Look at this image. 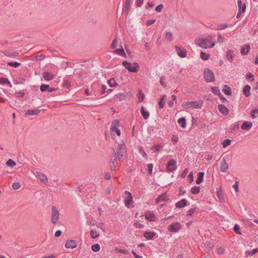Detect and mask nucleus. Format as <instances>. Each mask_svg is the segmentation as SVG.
Here are the masks:
<instances>
[{
	"label": "nucleus",
	"mask_w": 258,
	"mask_h": 258,
	"mask_svg": "<svg viewBox=\"0 0 258 258\" xmlns=\"http://www.w3.org/2000/svg\"><path fill=\"white\" fill-rule=\"evenodd\" d=\"M125 94L122 93H119L117 94H116L114 96V98L118 99L119 101H122L125 99Z\"/></svg>",
	"instance_id": "nucleus-37"
},
{
	"label": "nucleus",
	"mask_w": 258,
	"mask_h": 258,
	"mask_svg": "<svg viewBox=\"0 0 258 258\" xmlns=\"http://www.w3.org/2000/svg\"><path fill=\"white\" fill-rule=\"evenodd\" d=\"M175 50L177 54L179 56L182 58H184L186 57L187 55V52L184 48L179 46H176Z\"/></svg>",
	"instance_id": "nucleus-10"
},
{
	"label": "nucleus",
	"mask_w": 258,
	"mask_h": 258,
	"mask_svg": "<svg viewBox=\"0 0 258 258\" xmlns=\"http://www.w3.org/2000/svg\"><path fill=\"white\" fill-rule=\"evenodd\" d=\"M252 126V123L249 121H244L241 126V128L243 130H249Z\"/></svg>",
	"instance_id": "nucleus-14"
},
{
	"label": "nucleus",
	"mask_w": 258,
	"mask_h": 258,
	"mask_svg": "<svg viewBox=\"0 0 258 258\" xmlns=\"http://www.w3.org/2000/svg\"><path fill=\"white\" fill-rule=\"evenodd\" d=\"M228 27V25L227 24H223L219 25L217 27V30H222L227 28Z\"/></svg>",
	"instance_id": "nucleus-56"
},
{
	"label": "nucleus",
	"mask_w": 258,
	"mask_h": 258,
	"mask_svg": "<svg viewBox=\"0 0 258 258\" xmlns=\"http://www.w3.org/2000/svg\"><path fill=\"white\" fill-rule=\"evenodd\" d=\"M8 79L4 77L0 78V84L1 85H5L6 82L7 81Z\"/></svg>",
	"instance_id": "nucleus-64"
},
{
	"label": "nucleus",
	"mask_w": 258,
	"mask_h": 258,
	"mask_svg": "<svg viewBox=\"0 0 258 258\" xmlns=\"http://www.w3.org/2000/svg\"><path fill=\"white\" fill-rule=\"evenodd\" d=\"M234 231L237 233L239 234H241V233L239 231V226L237 224H235L233 228Z\"/></svg>",
	"instance_id": "nucleus-61"
},
{
	"label": "nucleus",
	"mask_w": 258,
	"mask_h": 258,
	"mask_svg": "<svg viewBox=\"0 0 258 258\" xmlns=\"http://www.w3.org/2000/svg\"><path fill=\"white\" fill-rule=\"evenodd\" d=\"M200 190V186H194L191 188V192L193 194H198L199 193Z\"/></svg>",
	"instance_id": "nucleus-50"
},
{
	"label": "nucleus",
	"mask_w": 258,
	"mask_h": 258,
	"mask_svg": "<svg viewBox=\"0 0 258 258\" xmlns=\"http://www.w3.org/2000/svg\"><path fill=\"white\" fill-rule=\"evenodd\" d=\"M117 42V39L116 38H115L113 40V41H112V43L111 44V45H110V48L111 49H113V48L116 47Z\"/></svg>",
	"instance_id": "nucleus-60"
},
{
	"label": "nucleus",
	"mask_w": 258,
	"mask_h": 258,
	"mask_svg": "<svg viewBox=\"0 0 258 258\" xmlns=\"http://www.w3.org/2000/svg\"><path fill=\"white\" fill-rule=\"evenodd\" d=\"M156 233L154 231L147 232L146 231V239H152L156 236Z\"/></svg>",
	"instance_id": "nucleus-32"
},
{
	"label": "nucleus",
	"mask_w": 258,
	"mask_h": 258,
	"mask_svg": "<svg viewBox=\"0 0 258 258\" xmlns=\"http://www.w3.org/2000/svg\"><path fill=\"white\" fill-rule=\"evenodd\" d=\"M7 65L10 67L17 68L21 66V63L17 61H10L7 63Z\"/></svg>",
	"instance_id": "nucleus-34"
},
{
	"label": "nucleus",
	"mask_w": 258,
	"mask_h": 258,
	"mask_svg": "<svg viewBox=\"0 0 258 258\" xmlns=\"http://www.w3.org/2000/svg\"><path fill=\"white\" fill-rule=\"evenodd\" d=\"M117 158L114 157V159L112 161L111 165H110V169L112 171L115 170V169L116 168V164H117Z\"/></svg>",
	"instance_id": "nucleus-45"
},
{
	"label": "nucleus",
	"mask_w": 258,
	"mask_h": 258,
	"mask_svg": "<svg viewBox=\"0 0 258 258\" xmlns=\"http://www.w3.org/2000/svg\"><path fill=\"white\" fill-rule=\"evenodd\" d=\"M237 5L238 8V10L242 12H245L246 10V5L242 3L241 0H237Z\"/></svg>",
	"instance_id": "nucleus-18"
},
{
	"label": "nucleus",
	"mask_w": 258,
	"mask_h": 258,
	"mask_svg": "<svg viewBox=\"0 0 258 258\" xmlns=\"http://www.w3.org/2000/svg\"><path fill=\"white\" fill-rule=\"evenodd\" d=\"M187 201L186 199H182L181 201L178 202L175 206L177 208H183L187 205Z\"/></svg>",
	"instance_id": "nucleus-23"
},
{
	"label": "nucleus",
	"mask_w": 258,
	"mask_h": 258,
	"mask_svg": "<svg viewBox=\"0 0 258 258\" xmlns=\"http://www.w3.org/2000/svg\"><path fill=\"white\" fill-rule=\"evenodd\" d=\"M138 102L141 103L145 99V95L142 90H139L137 94Z\"/></svg>",
	"instance_id": "nucleus-21"
},
{
	"label": "nucleus",
	"mask_w": 258,
	"mask_h": 258,
	"mask_svg": "<svg viewBox=\"0 0 258 258\" xmlns=\"http://www.w3.org/2000/svg\"><path fill=\"white\" fill-rule=\"evenodd\" d=\"M250 49V45L249 44H245L241 47V53L242 55L247 54Z\"/></svg>",
	"instance_id": "nucleus-22"
},
{
	"label": "nucleus",
	"mask_w": 258,
	"mask_h": 258,
	"mask_svg": "<svg viewBox=\"0 0 258 258\" xmlns=\"http://www.w3.org/2000/svg\"><path fill=\"white\" fill-rule=\"evenodd\" d=\"M195 42L198 46L205 49L213 48L215 45L213 37L211 35L205 38L196 39Z\"/></svg>",
	"instance_id": "nucleus-1"
},
{
	"label": "nucleus",
	"mask_w": 258,
	"mask_h": 258,
	"mask_svg": "<svg viewBox=\"0 0 258 258\" xmlns=\"http://www.w3.org/2000/svg\"><path fill=\"white\" fill-rule=\"evenodd\" d=\"M231 142V140L230 139L224 140L222 143L223 147V148L227 147L228 146H229Z\"/></svg>",
	"instance_id": "nucleus-49"
},
{
	"label": "nucleus",
	"mask_w": 258,
	"mask_h": 258,
	"mask_svg": "<svg viewBox=\"0 0 258 258\" xmlns=\"http://www.w3.org/2000/svg\"><path fill=\"white\" fill-rule=\"evenodd\" d=\"M225 249L223 247L220 246V247H217V248H216L217 253L220 255L223 254L225 252Z\"/></svg>",
	"instance_id": "nucleus-47"
},
{
	"label": "nucleus",
	"mask_w": 258,
	"mask_h": 258,
	"mask_svg": "<svg viewBox=\"0 0 258 258\" xmlns=\"http://www.w3.org/2000/svg\"><path fill=\"white\" fill-rule=\"evenodd\" d=\"M247 80H249L250 82H253L254 80V76L251 73H248L246 75Z\"/></svg>",
	"instance_id": "nucleus-52"
},
{
	"label": "nucleus",
	"mask_w": 258,
	"mask_h": 258,
	"mask_svg": "<svg viewBox=\"0 0 258 258\" xmlns=\"http://www.w3.org/2000/svg\"><path fill=\"white\" fill-rule=\"evenodd\" d=\"M217 196L220 200H223L224 199V195L222 191L219 188H217Z\"/></svg>",
	"instance_id": "nucleus-44"
},
{
	"label": "nucleus",
	"mask_w": 258,
	"mask_h": 258,
	"mask_svg": "<svg viewBox=\"0 0 258 258\" xmlns=\"http://www.w3.org/2000/svg\"><path fill=\"white\" fill-rule=\"evenodd\" d=\"M125 195L126 196V198L124 199V204L127 208H130L132 204L133 203V197L132 194L126 190L124 192Z\"/></svg>",
	"instance_id": "nucleus-7"
},
{
	"label": "nucleus",
	"mask_w": 258,
	"mask_h": 258,
	"mask_svg": "<svg viewBox=\"0 0 258 258\" xmlns=\"http://www.w3.org/2000/svg\"><path fill=\"white\" fill-rule=\"evenodd\" d=\"M107 83L110 87H115L119 86V84L115 82L113 78L108 80Z\"/></svg>",
	"instance_id": "nucleus-28"
},
{
	"label": "nucleus",
	"mask_w": 258,
	"mask_h": 258,
	"mask_svg": "<svg viewBox=\"0 0 258 258\" xmlns=\"http://www.w3.org/2000/svg\"><path fill=\"white\" fill-rule=\"evenodd\" d=\"M179 140V138L177 135H172L171 137V141L174 145L176 144Z\"/></svg>",
	"instance_id": "nucleus-51"
},
{
	"label": "nucleus",
	"mask_w": 258,
	"mask_h": 258,
	"mask_svg": "<svg viewBox=\"0 0 258 258\" xmlns=\"http://www.w3.org/2000/svg\"><path fill=\"white\" fill-rule=\"evenodd\" d=\"M167 170L169 172H173L176 169V161L174 159L169 161L166 166Z\"/></svg>",
	"instance_id": "nucleus-9"
},
{
	"label": "nucleus",
	"mask_w": 258,
	"mask_h": 258,
	"mask_svg": "<svg viewBox=\"0 0 258 258\" xmlns=\"http://www.w3.org/2000/svg\"><path fill=\"white\" fill-rule=\"evenodd\" d=\"M125 49L129 57H132V53L126 45H125Z\"/></svg>",
	"instance_id": "nucleus-62"
},
{
	"label": "nucleus",
	"mask_w": 258,
	"mask_h": 258,
	"mask_svg": "<svg viewBox=\"0 0 258 258\" xmlns=\"http://www.w3.org/2000/svg\"><path fill=\"white\" fill-rule=\"evenodd\" d=\"M122 64L129 72L137 73L139 71V66L136 62H134L132 64L126 60H123Z\"/></svg>",
	"instance_id": "nucleus-4"
},
{
	"label": "nucleus",
	"mask_w": 258,
	"mask_h": 258,
	"mask_svg": "<svg viewBox=\"0 0 258 258\" xmlns=\"http://www.w3.org/2000/svg\"><path fill=\"white\" fill-rule=\"evenodd\" d=\"M202 101H190L183 102L181 106L184 109H199L202 108Z\"/></svg>",
	"instance_id": "nucleus-3"
},
{
	"label": "nucleus",
	"mask_w": 258,
	"mask_h": 258,
	"mask_svg": "<svg viewBox=\"0 0 258 258\" xmlns=\"http://www.w3.org/2000/svg\"><path fill=\"white\" fill-rule=\"evenodd\" d=\"M43 78L45 80L49 81L54 79V75L48 72H45L43 74Z\"/></svg>",
	"instance_id": "nucleus-16"
},
{
	"label": "nucleus",
	"mask_w": 258,
	"mask_h": 258,
	"mask_svg": "<svg viewBox=\"0 0 258 258\" xmlns=\"http://www.w3.org/2000/svg\"><path fill=\"white\" fill-rule=\"evenodd\" d=\"M223 92L226 95H230L231 94V90L230 88L227 86H225L224 88L223 89Z\"/></svg>",
	"instance_id": "nucleus-46"
},
{
	"label": "nucleus",
	"mask_w": 258,
	"mask_h": 258,
	"mask_svg": "<svg viewBox=\"0 0 258 258\" xmlns=\"http://www.w3.org/2000/svg\"><path fill=\"white\" fill-rule=\"evenodd\" d=\"M59 218V213L57 208L55 206H52L51 207V221L53 224H55L58 221Z\"/></svg>",
	"instance_id": "nucleus-5"
},
{
	"label": "nucleus",
	"mask_w": 258,
	"mask_h": 258,
	"mask_svg": "<svg viewBox=\"0 0 258 258\" xmlns=\"http://www.w3.org/2000/svg\"><path fill=\"white\" fill-rule=\"evenodd\" d=\"M91 249L94 252H97L100 250V246L99 244L96 243L91 246Z\"/></svg>",
	"instance_id": "nucleus-39"
},
{
	"label": "nucleus",
	"mask_w": 258,
	"mask_h": 258,
	"mask_svg": "<svg viewBox=\"0 0 258 258\" xmlns=\"http://www.w3.org/2000/svg\"><path fill=\"white\" fill-rule=\"evenodd\" d=\"M181 228V225L179 222H174L169 225L168 230L171 232H178Z\"/></svg>",
	"instance_id": "nucleus-8"
},
{
	"label": "nucleus",
	"mask_w": 258,
	"mask_h": 258,
	"mask_svg": "<svg viewBox=\"0 0 258 258\" xmlns=\"http://www.w3.org/2000/svg\"><path fill=\"white\" fill-rule=\"evenodd\" d=\"M77 245V242L75 240H68L65 244V247L67 248H75Z\"/></svg>",
	"instance_id": "nucleus-11"
},
{
	"label": "nucleus",
	"mask_w": 258,
	"mask_h": 258,
	"mask_svg": "<svg viewBox=\"0 0 258 258\" xmlns=\"http://www.w3.org/2000/svg\"><path fill=\"white\" fill-rule=\"evenodd\" d=\"M40 113V110L39 109H28L25 112L26 115H38Z\"/></svg>",
	"instance_id": "nucleus-15"
},
{
	"label": "nucleus",
	"mask_w": 258,
	"mask_h": 258,
	"mask_svg": "<svg viewBox=\"0 0 258 258\" xmlns=\"http://www.w3.org/2000/svg\"><path fill=\"white\" fill-rule=\"evenodd\" d=\"M132 2V0H126L124 3V5L122 9V12L123 13H125L126 15L128 14L130 10V5Z\"/></svg>",
	"instance_id": "nucleus-13"
},
{
	"label": "nucleus",
	"mask_w": 258,
	"mask_h": 258,
	"mask_svg": "<svg viewBox=\"0 0 258 258\" xmlns=\"http://www.w3.org/2000/svg\"><path fill=\"white\" fill-rule=\"evenodd\" d=\"M19 54V53L18 52L14 51V52H10V51H7L5 53V55L9 56V57H16L18 56Z\"/></svg>",
	"instance_id": "nucleus-35"
},
{
	"label": "nucleus",
	"mask_w": 258,
	"mask_h": 258,
	"mask_svg": "<svg viewBox=\"0 0 258 258\" xmlns=\"http://www.w3.org/2000/svg\"><path fill=\"white\" fill-rule=\"evenodd\" d=\"M234 56V54L233 53V51L231 50H228L226 52V57L227 59L229 61L232 62L233 60V58Z\"/></svg>",
	"instance_id": "nucleus-26"
},
{
	"label": "nucleus",
	"mask_w": 258,
	"mask_h": 258,
	"mask_svg": "<svg viewBox=\"0 0 258 258\" xmlns=\"http://www.w3.org/2000/svg\"><path fill=\"white\" fill-rule=\"evenodd\" d=\"M114 53L118 54H119L122 56H123L124 57H126V53H125V51L122 47H121V48H119L114 50Z\"/></svg>",
	"instance_id": "nucleus-24"
},
{
	"label": "nucleus",
	"mask_w": 258,
	"mask_h": 258,
	"mask_svg": "<svg viewBox=\"0 0 258 258\" xmlns=\"http://www.w3.org/2000/svg\"><path fill=\"white\" fill-rule=\"evenodd\" d=\"M257 115H258V109H255V110H253L251 111V114H250V116L252 118H256L257 116Z\"/></svg>",
	"instance_id": "nucleus-54"
},
{
	"label": "nucleus",
	"mask_w": 258,
	"mask_h": 258,
	"mask_svg": "<svg viewBox=\"0 0 258 258\" xmlns=\"http://www.w3.org/2000/svg\"><path fill=\"white\" fill-rule=\"evenodd\" d=\"M211 91L215 95H217L218 96L221 95V93L218 87H212L211 88Z\"/></svg>",
	"instance_id": "nucleus-40"
},
{
	"label": "nucleus",
	"mask_w": 258,
	"mask_h": 258,
	"mask_svg": "<svg viewBox=\"0 0 258 258\" xmlns=\"http://www.w3.org/2000/svg\"><path fill=\"white\" fill-rule=\"evenodd\" d=\"M171 98L172 99V101H170V102H169L168 103V106L170 107H173V104H174V101H176V97L175 95H172L171 96Z\"/></svg>",
	"instance_id": "nucleus-53"
},
{
	"label": "nucleus",
	"mask_w": 258,
	"mask_h": 258,
	"mask_svg": "<svg viewBox=\"0 0 258 258\" xmlns=\"http://www.w3.org/2000/svg\"><path fill=\"white\" fill-rule=\"evenodd\" d=\"M224 40V38L222 36L220 33L217 34V41L220 43H222Z\"/></svg>",
	"instance_id": "nucleus-59"
},
{
	"label": "nucleus",
	"mask_w": 258,
	"mask_h": 258,
	"mask_svg": "<svg viewBox=\"0 0 258 258\" xmlns=\"http://www.w3.org/2000/svg\"><path fill=\"white\" fill-rule=\"evenodd\" d=\"M119 124V120L118 119H116L113 120L112 124L110 126V130L112 129H114L118 127Z\"/></svg>",
	"instance_id": "nucleus-33"
},
{
	"label": "nucleus",
	"mask_w": 258,
	"mask_h": 258,
	"mask_svg": "<svg viewBox=\"0 0 258 258\" xmlns=\"http://www.w3.org/2000/svg\"><path fill=\"white\" fill-rule=\"evenodd\" d=\"M165 99L166 96L163 95L159 102V106L160 108H163L165 104Z\"/></svg>",
	"instance_id": "nucleus-42"
},
{
	"label": "nucleus",
	"mask_w": 258,
	"mask_h": 258,
	"mask_svg": "<svg viewBox=\"0 0 258 258\" xmlns=\"http://www.w3.org/2000/svg\"><path fill=\"white\" fill-rule=\"evenodd\" d=\"M146 219L150 221H154L156 220V216L153 213L148 212L146 213Z\"/></svg>",
	"instance_id": "nucleus-25"
},
{
	"label": "nucleus",
	"mask_w": 258,
	"mask_h": 258,
	"mask_svg": "<svg viewBox=\"0 0 258 258\" xmlns=\"http://www.w3.org/2000/svg\"><path fill=\"white\" fill-rule=\"evenodd\" d=\"M210 55L209 53L204 52L202 51H201L200 57L204 60H208L210 58Z\"/></svg>",
	"instance_id": "nucleus-30"
},
{
	"label": "nucleus",
	"mask_w": 258,
	"mask_h": 258,
	"mask_svg": "<svg viewBox=\"0 0 258 258\" xmlns=\"http://www.w3.org/2000/svg\"><path fill=\"white\" fill-rule=\"evenodd\" d=\"M204 174H205V173L204 172H201L199 173L198 177L196 180L197 184H200L201 183H202L203 181Z\"/></svg>",
	"instance_id": "nucleus-29"
},
{
	"label": "nucleus",
	"mask_w": 258,
	"mask_h": 258,
	"mask_svg": "<svg viewBox=\"0 0 258 258\" xmlns=\"http://www.w3.org/2000/svg\"><path fill=\"white\" fill-rule=\"evenodd\" d=\"M251 87L249 85H245L243 89V92L246 97H248L250 95Z\"/></svg>",
	"instance_id": "nucleus-27"
},
{
	"label": "nucleus",
	"mask_w": 258,
	"mask_h": 258,
	"mask_svg": "<svg viewBox=\"0 0 258 258\" xmlns=\"http://www.w3.org/2000/svg\"><path fill=\"white\" fill-rule=\"evenodd\" d=\"M165 38L170 41H172V34L170 32H166Z\"/></svg>",
	"instance_id": "nucleus-57"
},
{
	"label": "nucleus",
	"mask_w": 258,
	"mask_h": 258,
	"mask_svg": "<svg viewBox=\"0 0 258 258\" xmlns=\"http://www.w3.org/2000/svg\"><path fill=\"white\" fill-rule=\"evenodd\" d=\"M219 111L224 115H228L229 113L228 109L222 104H220L218 106Z\"/></svg>",
	"instance_id": "nucleus-17"
},
{
	"label": "nucleus",
	"mask_w": 258,
	"mask_h": 258,
	"mask_svg": "<svg viewBox=\"0 0 258 258\" xmlns=\"http://www.w3.org/2000/svg\"><path fill=\"white\" fill-rule=\"evenodd\" d=\"M138 149L140 151V153L141 155L144 157L145 156V151L144 150V148L141 145H137Z\"/></svg>",
	"instance_id": "nucleus-43"
},
{
	"label": "nucleus",
	"mask_w": 258,
	"mask_h": 258,
	"mask_svg": "<svg viewBox=\"0 0 258 258\" xmlns=\"http://www.w3.org/2000/svg\"><path fill=\"white\" fill-rule=\"evenodd\" d=\"M63 87L69 89L71 86V82L67 79H64L63 82Z\"/></svg>",
	"instance_id": "nucleus-48"
},
{
	"label": "nucleus",
	"mask_w": 258,
	"mask_h": 258,
	"mask_svg": "<svg viewBox=\"0 0 258 258\" xmlns=\"http://www.w3.org/2000/svg\"><path fill=\"white\" fill-rule=\"evenodd\" d=\"M178 123L180 124L182 128H185L186 126V120L184 117H181L178 119Z\"/></svg>",
	"instance_id": "nucleus-36"
},
{
	"label": "nucleus",
	"mask_w": 258,
	"mask_h": 258,
	"mask_svg": "<svg viewBox=\"0 0 258 258\" xmlns=\"http://www.w3.org/2000/svg\"><path fill=\"white\" fill-rule=\"evenodd\" d=\"M229 168L228 163L226 159L223 158L220 163V170L222 172H226Z\"/></svg>",
	"instance_id": "nucleus-12"
},
{
	"label": "nucleus",
	"mask_w": 258,
	"mask_h": 258,
	"mask_svg": "<svg viewBox=\"0 0 258 258\" xmlns=\"http://www.w3.org/2000/svg\"><path fill=\"white\" fill-rule=\"evenodd\" d=\"M90 235L91 237L93 239L98 238L100 235L99 233L97 231L96 229H92L91 230Z\"/></svg>",
	"instance_id": "nucleus-31"
},
{
	"label": "nucleus",
	"mask_w": 258,
	"mask_h": 258,
	"mask_svg": "<svg viewBox=\"0 0 258 258\" xmlns=\"http://www.w3.org/2000/svg\"><path fill=\"white\" fill-rule=\"evenodd\" d=\"M6 165L11 167H13L16 165V163L12 159H9L6 162Z\"/></svg>",
	"instance_id": "nucleus-41"
},
{
	"label": "nucleus",
	"mask_w": 258,
	"mask_h": 258,
	"mask_svg": "<svg viewBox=\"0 0 258 258\" xmlns=\"http://www.w3.org/2000/svg\"><path fill=\"white\" fill-rule=\"evenodd\" d=\"M25 95V93L22 91H19L18 92H16L15 93V96L16 97H24Z\"/></svg>",
	"instance_id": "nucleus-55"
},
{
	"label": "nucleus",
	"mask_w": 258,
	"mask_h": 258,
	"mask_svg": "<svg viewBox=\"0 0 258 258\" xmlns=\"http://www.w3.org/2000/svg\"><path fill=\"white\" fill-rule=\"evenodd\" d=\"M117 151L115 153V157H117L119 160L121 161H124L126 156V148L123 141H121L120 143H118Z\"/></svg>",
	"instance_id": "nucleus-2"
},
{
	"label": "nucleus",
	"mask_w": 258,
	"mask_h": 258,
	"mask_svg": "<svg viewBox=\"0 0 258 258\" xmlns=\"http://www.w3.org/2000/svg\"><path fill=\"white\" fill-rule=\"evenodd\" d=\"M204 77L207 82H213L215 81V76L212 71L206 69L204 72Z\"/></svg>",
	"instance_id": "nucleus-6"
},
{
	"label": "nucleus",
	"mask_w": 258,
	"mask_h": 258,
	"mask_svg": "<svg viewBox=\"0 0 258 258\" xmlns=\"http://www.w3.org/2000/svg\"><path fill=\"white\" fill-rule=\"evenodd\" d=\"M37 174L38 178L41 182L44 183H46L47 182V178L45 174L40 172H37Z\"/></svg>",
	"instance_id": "nucleus-20"
},
{
	"label": "nucleus",
	"mask_w": 258,
	"mask_h": 258,
	"mask_svg": "<svg viewBox=\"0 0 258 258\" xmlns=\"http://www.w3.org/2000/svg\"><path fill=\"white\" fill-rule=\"evenodd\" d=\"M168 200V196L166 193H164V194L159 196L158 198L156 199V202L157 203L165 202Z\"/></svg>",
	"instance_id": "nucleus-19"
},
{
	"label": "nucleus",
	"mask_w": 258,
	"mask_h": 258,
	"mask_svg": "<svg viewBox=\"0 0 258 258\" xmlns=\"http://www.w3.org/2000/svg\"><path fill=\"white\" fill-rule=\"evenodd\" d=\"M12 187L15 190L18 189L20 187V184L19 182H14L12 184Z\"/></svg>",
	"instance_id": "nucleus-58"
},
{
	"label": "nucleus",
	"mask_w": 258,
	"mask_h": 258,
	"mask_svg": "<svg viewBox=\"0 0 258 258\" xmlns=\"http://www.w3.org/2000/svg\"><path fill=\"white\" fill-rule=\"evenodd\" d=\"M49 88V85L42 84L40 86V90L41 92H45V91H47L48 92V90Z\"/></svg>",
	"instance_id": "nucleus-38"
},
{
	"label": "nucleus",
	"mask_w": 258,
	"mask_h": 258,
	"mask_svg": "<svg viewBox=\"0 0 258 258\" xmlns=\"http://www.w3.org/2000/svg\"><path fill=\"white\" fill-rule=\"evenodd\" d=\"M164 6L163 5L161 4V5H159V6H157L156 8H155V10L159 13L163 9Z\"/></svg>",
	"instance_id": "nucleus-63"
}]
</instances>
